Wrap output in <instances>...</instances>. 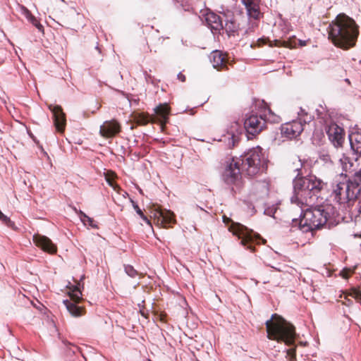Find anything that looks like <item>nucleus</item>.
<instances>
[{
	"label": "nucleus",
	"instance_id": "obj_19",
	"mask_svg": "<svg viewBox=\"0 0 361 361\" xmlns=\"http://www.w3.org/2000/svg\"><path fill=\"white\" fill-rule=\"evenodd\" d=\"M345 190L348 192L349 202L358 199L361 195V188L359 184L353 182L345 183Z\"/></svg>",
	"mask_w": 361,
	"mask_h": 361
},
{
	"label": "nucleus",
	"instance_id": "obj_20",
	"mask_svg": "<svg viewBox=\"0 0 361 361\" xmlns=\"http://www.w3.org/2000/svg\"><path fill=\"white\" fill-rule=\"evenodd\" d=\"M345 188V183H339L334 190L335 197L340 204L349 202L348 192Z\"/></svg>",
	"mask_w": 361,
	"mask_h": 361
},
{
	"label": "nucleus",
	"instance_id": "obj_25",
	"mask_svg": "<svg viewBox=\"0 0 361 361\" xmlns=\"http://www.w3.org/2000/svg\"><path fill=\"white\" fill-rule=\"evenodd\" d=\"M79 216L81 221L83 222L85 225L88 224L90 226L94 228H98V226L95 223L94 220L92 218L86 215L83 212L80 211Z\"/></svg>",
	"mask_w": 361,
	"mask_h": 361
},
{
	"label": "nucleus",
	"instance_id": "obj_30",
	"mask_svg": "<svg viewBox=\"0 0 361 361\" xmlns=\"http://www.w3.org/2000/svg\"><path fill=\"white\" fill-rule=\"evenodd\" d=\"M134 209H135L136 212L137 213V214H139V216L147 224H149L151 225V220L144 214V213L142 212V211L140 209V207L137 205V204H135L134 205Z\"/></svg>",
	"mask_w": 361,
	"mask_h": 361
},
{
	"label": "nucleus",
	"instance_id": "obj_27",
	"mask_svg": "<svg viewBox=\"0 0 361 361\" xmlns=\"http://www.w3.org/2000/svg\"><path fill=\"white\" fill-rule=\"evenodd\" d=\"M26 18L39 31H43V26L39 20L28 11H26Z\"/></svg>",
	"mask_w": 361,
	"mask_h": 361
},
{
	"label": "nucleus",
	"instance_id": "obj_13",
	"mask_svg": "<svg viewBox=\"0 0 361 361\" xmlns=\"http://www.w3.org/2000/svg\"><path fill=\"white\" fill-rule=\"evenodd\" d=\"M48 108L53 114L54 124L56 130L63 133L66 126V114L63 109L59 105L52 104L49 105Z\"/></svg>",
	"mask_w": 361,
	"mask_h": 361
},
{
	"label": "nucleus",
	"instance_id": "obj_39",
	"mask_svg": "<svg viewBox=\"0 0 361 361\" xmlns=\"http://www.w3.org/2000/svg\"><path fill=\"white\" fill-rule=\"evenodd\" d=\"M348 296V295L344 296V300L342 302V303L348 307H350L353 305V300L349 299Z\"/></svg>",
	"mask_w": 361,
	"mask_h": 361
},
{
	"label": "nucleus",
	"instance_id": "obj_2",
	"mask_svg": "<svg viewBox=\"0 0 361 361\" xmlns=\"http://www.w3.org/2000/svg\"><path fill=\"white\" fill-rule=\"evenodd\" d=\"M325 183L316 176L296 177L293 180L294 195L291 202L298 205L313 203L314 197L324 188Z\"/></svg>",
	"mask_w": 361,
	"mask_h": 361
},
{
	"label": "nucleus",
	"instance_id": "obj_4",
	"mask_svg": "<svg viewBox=\"0 0 361 361\" xmlns=\"http://www.w3.org/2000/svg\"><path fill=\"white\" fill-rule=\"evenodd\" d=\"M242 171L247 176L254 177L265 173L269 160L260 147H253L240 158Z\"/></svg>",
	"mask_w": 361,
	"mask_h": 361
},
{
	"label": "nucleus",
	"instance_id": "obj_15",
	"mask_svg": "<svg viewBox=\"0 0 361 361\" xmlns=\"http://www.w3.org/2000/svg\"><path fill=\"white\" fill-rule=\"evenodd\" d=\"M303 131V124L302 121H293L286 123L281 126V134L289 139L295 138L299 136Z\"/></svg>",
	"mask_w": 361,
	"mask_h": 361
},
{
	"label": "nucleus",
	"instance_id": "obj_24",
	"mask_svg": "<svg viewBox=\"0 0 361 361\" xmlns=\"http://www.w3.org/2000/svg\"><path fill=\"white\" fill-rule=\"evenodd\" d=\"M133 120L137 125L145 126L151 123V116L145 113H137L134 114Z\"/></svg>",
	"mask_w": 361,
	"mask_h": 361
},
{
	"label": "nucleus",
	"instance_id": "obj_6",
	"mask_svg": "<svg viewBox=\"0 0 361 361\" xmlns=\"http://www.w3.org/2000/svg\"><path fill=\"white\" fill-rule=\"evenodd\" d=\"M240 161L238 158H233L227 164L222 173L224 182L229 187L233 195L239 194L244 188V180L242 176Z\"/></svg>",
	"mask_w": 361,
	"mask_h": 361
},
{
	"label": "nucleus",
	"instance_id": "obj_49",
	"mask_svg": "<svg viewBox=\"0 0 361 361\" xmlns=\"http://www.w3.org/2000/svg\"><path fill=\"white\" fill-rule=\"evenodd\" d=\"M345 82H348V84H350V81L349 79H345Z\"/></svg>",
	"mask_w": 361,
	"mask_h": 361
},
{
	"label": "nucleus",
	"instance_id": "obj_29",
	"mask_svg": "<svg viewBox=\"0 0 361 361\" xmlns=\"http://www.w3.org/2000/svg\"><path fill=\"white\" fill-rule=\"evenodd\" d=\"M270 46H275V47H293L290 41H286V40H281V39H275L274 42H271Z\"/></svg>",
	"mask_w": 361,
	"mask_h": 361
},
{
	"label": "nucleus",
	"instance_id": "obj_31",
	"mask_svg": "<svg viewBox=\"0 0 361 361\" xmlns=\"http://www.w3.org/2000/svg\"><path fill=\"white\" fill-rule=\"evenodd\" d=\"M355 267L353 268H345L341 272V275L344 279H348L355 271Z\"/></svg>",
	"mask_w": 361,
	"mask_h": 361
},
{
	"label": "nucleus",
	"instance_id": "obj_11",
	"mask_svg": "<svg viewBox=\"0 0 361 361\" xmlns=\"http://www.w3.org/2000/svg\"><path fill=\"white\" fill-rule=\"evenodd\" d=\"M155 115L151 116V123H158L161 126V131H164L166 123L169 120L171 108L166 103L160 104L154 109Z\"/></svg>",
	"mask_w": 361,
	"mask_h": 361
},
{
	"label": "nucleus",
	"instance_id": "obj_1",
	"mask_svg": "<svg viewBox=\"0 0 361 361\" xmlns=\"http://www.w3.org/2000/svg\"><path fill=\"white\" fill-rule=\"evenodd\" d=\"M329 39L337 47L347 50L354 47L359 35V26L345 13L338 14L328 28Z\"/></svg>",
	"mask_w": 361,
	"mask_h": 361
},
{
	"label": "nucleus",
	"instance_id": "obj_45",
	"mask_svg": "<svg viewBox=\"0 0 361 361\" xmlns=\"http://www.w3.org/2000/svg\"><path fill=\"white\" fill-rule=\"evenodd\" d=\"M140 313L141 314L145 317V318H148V314L147 313H145L144 311L141 310L140 311Z\"/></svg>",
	"mask_w": 361,
	"mask_h": 361
},
{
	"label": "nucleus",
	"instance_id": "obj_7",
	"mask_svg": "<svg viewBox=\"0 0 361 361\" xmlns=\"http://www.w3.org/2000/svg\"><path fill=\"white\" fill-rule=\"evenodd\" d=\"M230 230L239 239H241L240 243L244 247L252 252H255L254 243L261 238L259 233L239 223H233Z\"/></svg>",
	"mask_w": 361,
	"mask_h": 361
},
{
	"label": "nucleus",
	"instance_id": "obj_40",
	"mask_svg": "<svg viewBox=\"0 0 361 361\" xmlns=\"http://www.w3.org/2000/svg\"><path fill=\"white\" fill-rule=\"evenodd\" d=\"M320 159L326 163L329 162L330 164H332L330 156L328 154H323L320 157Z\"/></svg>",
	"mask_w": 361,
	"mask_h": 361
},
{
	"label": "nucleus",
	"instance_id": "obj_26",
	"mask_svg": "<svg viewBox=\"0 0 361 361\" xmlns=\"http://www.w3.org/2000/svg\"><path fill=\"white\" fill-rule=\"evenodd\" d=\"M339 161L342 166L343 171H348L353 166V162L350 157H347L345 154H343L339 159Z\"/></svg>",
	"mask_w": 361,
	"mask_h": 361
},
{
	"label": "nucleus",
	"instance_id": "obj_47",
	"mask_svg": "<svg viewBox=\"0 0 361 361\" xmlns=\"http://www.w3.org/2000/svg\"><path fill=\"white\" fill-rule=\"evenodd\" d=\"M164 40H165V39L164 37H159V41H161V42H163Z\"/></svg>",
	"mask_w": 361,
	"mask_h": 361
},
{
	"label": "nucleus",
	"instance_id": "obj_16",
	"mask_svg": "<svg viewBox=\"0 0 361 361\" xmlns=\"http://www.w3.org/2000/svg\"><path fill=\"white\" fill-rule=\"evenodd\" d=\"M33 242L36 246L51 255L55 254L57 252L56 245L54 244L52 241L45 235L40 234L34 235Z\"/></svg>",
	"mask_w": 361,
	"mask_h": 361
},
{
	"label": "nucleus",
	"instance_id": "obj_38",
	"mask_svg": "<svg viewBox=\"0 0 361 361\" xmlns=\"http://www.w3.org/2000/svg\"><path fill=\"white\" fill-rule=\"evenodd\" d=\"M157 319H159L161 322H166V314L165 312L157 313L156 314Z\"/></svg>",
	"mask_w": 361,
	"mask_h": 361
},
{
	"label": "nucleus",
	"instance_id": "obj_37",
	"mask_svg": "<svg viewBox=\"0 0 361 361\" xmlns=\"http://www.w3.org/2000/svg\"><path fill=\"white\" fill-rule=\"evenodd\" d=\"M287 355L290 357L291 360L296 359V350L295 348H290L287 350Z\"/></svg>",
	"mask_w": 361,
	"mask_h": 361
},
{
	"label": "nucleus",
	"instance_id": "obj_21",
	"mask_svg": "<svg viewBox=\"0 0 361 361\" xmlns=\"http://www.w3.org/2000/svg\"><path fill=\"white\" fill-rule=\"evenodd\" d=\"M63 303L68 311L73 317H80L85 313L83 307L78 306L76 303L73 302L71 300H65Z\"/></svg>",
	"mask_w": 361,
	"mask_h": 361
},
{
	"label": "nucleus",
	"instance_id": "obj_8",
	"mask_svg": "<svg viewBox=\"0 0 361 361\" xmlns=\"http://www.w3.org/2000/svg\"><path fill=\"white\" fill-rule=\"evenodd\" d=\"M263 105L265 106V112L263 116H260L259 117L257 115H250L247 117L244 122V126L249 135H252L255 136L261 133L266 128V120H269V116H272L273 114L271 110L267 106L266 104L262 102Z\"/></svg>",
	"mask_w": 361,
	"mask_h": 361
},
{
	"label": "nucleus",
	"instance_id": "obj_32",
	"mask_svg": "<svg viewBox=\"0 0 361 361\" xmlns=\"http://www.w3.org/2000/svg\"><path fill=\"white\" fill-rule=\"evenodd\" d=\"M348 295L356 299L358 302H361V291L358 289L353 288L350 290V293L348 294Z\"/></svg>",
	"mask_w": 361,
	"mask_h": 361
},
{
	"label": "nucleus",
	"instance_id": "obj_9",
	"mask_svg": "<svg viewBox=\"0 0 361 361\" xmlns=\"http://www.w3.org/2000/svg\"><path fill=\"white\" fill-rule=\"evenodd\" d=\"M150 219L158 226L168 228L176 223L175 215L169 210L161 209L158 204H152L149 207Z\"/></svg>",
	"mask_w": 361,
	"mask_h": 361
},
{
	"label": "nucleus",
	"instance_id": "obj_3",
	"mask_svg": "<svg viewBox=\"0 0 361 361\" xmlns=\"http://www.w3.org/2000/svg\"><path fill=\"white\" fill-rule=\"evenodd\" d=\"M267 338L269 340L283 342L288 345H293L295 340V326L277 314L265 323Z\"/></svg>",
	"mask_w": 361,
	"mask_h": 361
},
{
	"label": "nucleus",
	"instance_id": "obj_22",
	"mask_svg": "<svg viewBox=\"0 0 361 361\" xmlns=\"http://www.w3.org/2000/svg\"><path fill=\"white\" fill-rule=\"evenodd\" d=\"M349 139L352 149L357 154L361 155V132L353 133L349 136Z\"/></svg>",
	"mask_w": 361,
	"mask_h": 361
},
{
	"label": "nucleus",
	"instance_id": "obj_44",
	"mask_svg": "<svg viewBox=\"0 0 361 361\" xmlns=\"http://www.w3.org/2000/svg\"><path fill=\"white\" fill-rule=\"evenodd\" d=\"M359 200V202H358V212L361 214V195L360 196V197L358 198Z\"/></svg>",
	"mask_w": 361,
	"mask_h": 361
},
{
	"label": "nucleus",
	"instance_id": "obj_28",
	"mask_svg": "<svg viewBox=\"0 0 361 361\" xmlns=\"http://www.w3.org/2000/svg\"><path fill=\"white\" fill-rule=\"evenodd\" d=\"M302 165L303 164H302L301 160H300V159H295L294 161H293L291 169L293 171L298 172V175L296 177H300L302 174V173L301 172Z\"/></svg>",
	"mask_w": 361,
	"mask_h": 361
},
{
	"label": "nucleus",
	"instance_id": "obj_34",
	"mask_svg": "<svg viewBox=\"0 0 361 361\" xmlns=\"http://www.w3.org/2000/svg\"><path fill=\"white\" fill-rule=\"evenodd\" d=\"M125 271L126 274L130 277H135L137 275V271L130 265L126 266Z\"/></svg>",
	"mask_w": 361,
	"mask_h": 361
},
{
	"label": "nucleus",
	"instance_id": "obj_33",
	"mask_svg": "<svg viewBox=\"0 0 361 361\" xmlns=\"http://www.w3.org/2000/svg\"><path fill=\"white\" fill-rule=\"evenodd\" d=\"M76 293H72L70 294L71 300L74 303H79L81 300V297L80 295H81V293L78 290Z\"/></svg>",
	"mask_w": 361,
	"mask_h": 361
},
{
	"label": "nucleus",
	"instance_id": "obj_12",
	"mask_svg": "<svg viewBox=\"0 0 361 361\" xmlns=\"http://www.w3.org/2000/svg\"><path fill=\"white\" fill-rule=\"evenodd\" d=\"M121 125L117 120L106 121L100 126L99 134L106 139L112 138L121 133Z\"/></svg>",
	"mask_w": 361,
	"mask_h": 361
},
{
	"label": "nucleus",
	"instance_id": "obj_43",
	"mask_svg": "<svg viewBox=\"0 0 361 361\" xmlns=\"http://www.w3.org/2000/svg\"><path fill=\"white\" fill-rule=\"evenodd\" d=\"M305 113H307L305 109H300V111L298 112V117L301 120L302 116H305Z\"/></svg>",
	"mask_w": 361,
	"mask_h": 361
},
{
	"label": "nucleus",
	"instance_id": "obj_36",
	"mask_svg": "<svg viewBox=\"0 0 361 361\" xmlns=\"http://www.w3.org/2000/svg\"><path fill=\"white\" fill-rule=\"evenodd\" d=\"M0 221H1L3 223H4L5 224H6L7 226H9L12 222L11 221V219L6 216V215H4L1 211L0 210Z\"/></svg>",
	"mask_w": 361,
	"mask_h": 361
},
{
	"label": "nucleus",
	"instance_id": "obj_10",
	"mask_svg": "<svg viewBox=\"0 0 361 361\" xmlns=\"http://www.w3.org/2000/svg\"><path fill=\"white\" fill-rule=\"evenodd\" d=\"M210 61L213 67L219 71H228L235 63L234 60L229 61L227 53L219 50H215L211 53Z\"/></svg>",
	"mask_w": 361,
	"mask_h": 361
},
{
	"label": "nucleus",
	"instance_id": "obj_42",
	"mask_svg": "<svg viewBox=\"0 0 361 361\" xmlns=\"http://www.w3.org/2000/svg\"><path fill=\"white\" fill-rule=\"evenodd\" d=\"M178 78L181 82H185V80H186L185 75L183 73H179L178 74Z\"/></svg>",
	"mask_w": 361,
	"mask_h": 361
},
{
	"label": "nucleus",
	"instance_id": "obj_5",
	"mask_svg": "<svg viewBox=\"0 0 361 361\" xmlns=\"http://www.w3.org/2000/svg\"><path fill=\"white\" fill-rule=\"evenodd\" d=\"M329 214L322 207L306 209L300 220V228L303 232L322 228L327 222Z\"/></svg>",
	"mask_w": 361,
	"mask_h": 361
},
{
	"label": "nucleus",
	"instance_id": "obj_35",
	"mask_svg": "<svg viewBox=\"0 0 361 361\" xmlns=\"http://www.w3.org/2000/svg\"><path fill=\"white\" fill-rule=\"evenodd\" d=\"M313 116L310 115L309 113H305V116H302V119L300 120V118H298V121H302L303 126L306 123H309L312 120Z\"/></svg>",
	"mask_w": 361,
	"mask_h": 361
},
{
	"label": "nucleus",
	"instance_id": "obj_18",
	"mask_svg": "<svg viewBox=\"0 0 361 361\" xmlns=\"http://www.w3.org/2000/svg\"><path fill=\"white\" fill-rule=\"evenodd\" d=\"M243 4L247 11V14L250 18L257 20L262 16L260 11L261 0H243Z\"/></svg>",
	"mask_w": 361,
	"mask_h": 361
},
{
	"label": "nucleus",
	"instance_id": "obj_14",
	"mask_svg": "<svg viewBox=\"0 0 361 361\" xmlns=\"http://www.w3.org/2000/svg\"><path fill=\"white\" fill-rule=\"evenodd\" d=\"M202 20L212 32L220 31L223 28L222 20L220 16L209 10L202 11Z\"/></svg>",
	"mask_w": 361,
	"mask_h": 361
},
{
	"label": "nucleus",
	"instance_id": "obj_41",
	"mask_svg": "<svg viewBox=\"0 0 361 361\" xmlns=\"http://www.w3.org/2000/svg\"><path fill=\"white\" fill-rule=\"evenodd\" d=\"M231 142H232L231 147H233L235 146V142L237 141V137L233 133H232L231 134Z\"/></svg>",
	"mask_w": 361,
	"mask_h": 361
},
{
	"label": "nucleus",
	"instance_id": "obj_46",
	"mask_svg": "<svg viewBox=\"0 0 361 361\" xmlns=\"http://www.w3.org/2000/svg\"><path fill=\"white\" fill-rule=\"evenodd\" d=\"M261 42H262V44H266V42H265V40H264V39H259V40H258V42H259V43H260Z\"/></svg>",
	"mask_w": 361,
	"mask_h": 361
},
{
	"label": "nucleus",
	"instance_id": "obj_23",
	"mask_svg": "<svg viewBox=\"0 0 361 361\" xmlns=\"http://www.w3.org/2000/svg\"><path fill=\"white\" fill-rule=\"evenodd\" d=\"M104 178L109 186H111L114 190L118 191L120 190L119 185L114 181L115 178H117L115 172L111 170L106 171L104 172Z\"/></svg>",
	"mask_w": 361,
	"mask_h": 361
},
{
	"label": "nucleus",
	"instance_id": "obj_48",
	"mask_svg": "<svg viewBox=\"0 0 361 361\" xmlns=\"http://www.w3.org/2000/svg\"><path fill=\"white\" fill-rule=\"evenodd\" d=\"M224 222H226V221H230V219H228V218H226V216H224Z\"/></svg>",
	"mask_w": 361,
	"mask_h": 361
},
{
	"label": "nucleus",
	"instance_id": "obj_17",
	"mask_svg": "<svg viewBox=\"0 0 361 361\" xmlns=\"http://www.w3.org/2000/svg\"><path fill=\"white\" fill-rule=\"evenodd\" d=\"M327 135L330 141L336 147H342L344 142V130L336 124L329 126Z\"/></svg>",
	"mask_w": 361,
	"mask_h": 361
}]
</instances>
